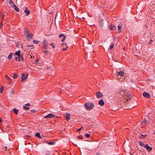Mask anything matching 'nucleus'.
I'll return each mask as SVG.
<instances>
[{
	"instance_id": "obj_1",
	"label": "nucleus",
	"mask_w": 155,
	"mask_h": 155,
	"mask_svg": "<svg viewBox=\"0 0 155 155\" xmlns=\"http://www.w3.org/2000/svg\"><path fill=\"white\" fill-rule=\"evenodd\" d=\"M24 34L25 36L26 39L28 41H30L33 39V34L30 32L28 28H25Z\"/></svg>"
},
{
	"instance_id": "obj_2",
	"label": "nucleus",
	"mask_w": 155,
	"mask_h": 155,
	"mask_svg": "<svg viewBox=\"0 0 155 155\" xmlns=\"http://www.w3.org/2000/svg\"><path fill=\"white\" fill-rule=\"evenodd\" d=\"M85 107L87 110H90L93 108L94 104L91 103L90 104L89 103H86L84 104Z\"/></svg>"
},
{
	"instance_id": "obj_3",
	"label": "nucleus",
	"mask_w": 155,
	"mask_h": 155,
	"mask_svg": "<svg viewBox=\"0 0 155 155\" xmlns=\"http://www.w3.org/2000/svg\"><path fill=\"white\" fill-rule=\"evenodd\" d=\"M48 42L46 39H45L42 42V48L43 49H47L48 47Z\"/></svg>"
},
{
	"instance_id": "obj_4",
	"label": "nucleus",
	"mask_w": 155,
	"mask_h": 155,
	"mask_svg": "<svg viewBox=\"0 0 155 155\" xmlns=\"http://www.w3.org/2000/svg\"><path fill=\"white\" fill-rule=\"evenodd\" d=\"M144 147L147 149V150L149 152H150L153 149L152 148L149 146L148 144L145 145Z\"/></svg>"
},
{
	"instance_id": "obj_5",
	"label": "nucleus",
	"mask_w": 155,
	"mask_h": 155,
	"mask_svg": "<svg viewBox=\"0 0 155 155\" xmlns=\"http://www.w3.org/2000/svg\"><path fill=\"white\" fill-rule=\"evenodd\" d=\"M55 117V116L53 114H49L48 115L44 116L45 118H53Z\"/></svg>"
},
{
	"instance_id": "obj_6",
	"label": "nucleus",
	"mask_w": 155,
	"mask_h": 155,
	"mask_svg": "<svg viewBox=\"0 0 155 155\" xmlns=\"http://www.w3.org/2000/svg\"><path fill=\"white\" fill-rule=\"evenodd\" d=\"M21 81H23L27 79V76L28 75V74H27L26 75L23 73L21 74Z\"/></svg>"
},
{
	"instance_id": "obj_7",
	"label": "nucleus",
	"mask_w": 155,
	"mask_h": 155,
	"mask_svg": "<svg viewBox=\"0 0 155 155\" xmlns=\"http://www.w3.org/2000/svg\"><path fill=\"white\" fill-rule=\"evenodd\" d=\"M96 95L97 98L102 97H103V94L100 91L97 92L96 94Z\"/></svg>"
},
{
	"instance_id": "obj_8",
	"label": "nucleus",
	"mask_w": 155,
	"mask_h": 155,
	"mask_svg": "<svg viewBox=\"0 0 155 155\" xmlns=\"http://www.w3.org/2000/svg\"><path fill=\"white\" fill-rule=\"evenodd\" d=\"M143 95L144 97L146 98H150V94L149 93L146 92H143Z\"/></svg>"
},
{
	"instance_id": "obj_9",
	"label": "nucleus",
	"mask_w": 155,
	"mask_h": 155,
	"mask_svg": "<svg viewBox=\"0 0 155 155\" xmlns=\"http://www.w3.org/2000/svg\"><path fill=\"white\" fill-rule=\"evenodd\" d=\"M117 76H124V71H120L117 72Z\"/></svg>"
},
{
	"instance_id": "obj_10",
	"label": "nucleus",
	"mask_w": 155,
	"mask_h": 155,
	"mask_svg": "<svg viewBox=\"0 0 155 155\" xmlns=\"http://www.w3.org/2000/svg\"><path fill=\"white\" fill-rule=\"evenodd\" d=\"M23 55L24 54L21 53V54H20V55L18 56V61H20L21 60L22 61H24Z\"/></svg>"
},
{
	"instance_id": "obj_11",
	"label": "nucleus",
	"mask_w": 155,
	"mask_h": 155,
	"mask_svg": "<svg viewBox=\"0 0 155 155\" xmlns=\"http://www.w3.org/2000/svg\"><path fill=\"white\" fill-rule=\"evenodd\" d=\"M103 21V20H101L99 21V25L101 28H102L104 27V23Z\"/></svg>"
},
{
	"instance_id": "obj_12",
	"label": "nucleus",
	"mask_w": 155,
	"mask_h": 155,
	"mask_svg": "<svg viewBox=\"0 0 155 155\" xmlns=\"http://www.w3.org/2000/svg\"><path fill=\"white\" fill-rule=\"evenodd\" d=\"M26 13L25 15L26 16H28L29 15L30 13V11L29 10L27 7H26L25 8V10L24 11Z\"/></svg>"
},
{
	"instance_id": "obj_13",
	"label": "nucleus",
	"mask_w": 155,
	"mask_h": 155,
	"mask_svg": "<svg viewBox=\"0 0 155 155\" xmlns=\"http://www.w3.org/2000/svg\"><path fill=\"white\" fill-rule=\"evenodd\" d=\"M71 118V115L69 113H67L66 114V119L67 121H68Z\"/></svg>"
},
{
	"instance_id": "obj_14",
	"label": "nucleus",
	"mask_w": 155,
	"mask_h": 155,
	"mask_svg": "<svg viewBox=\"0 0 155 155\" xmlns=\"http://www.w3.org/2000/svg\"><path fill=\"white\" fill-rule=\"evenodd\" d=\"M99 104L101 106L104 105V102L102 99L100 100L99 101Z\"/></svg>"
},
{
	"instance_id": "obj_15",
	"label": "nucleus",
	"mask_w": 155,
	"mask_h": 155,
	"mask_svg": "<svg viewBox=\"0 0 155 155\" xmlns=\"http://www.w3.org/2000/svg\"><path fill=\"white\" fill-rule=\"evenodd\" d=\"M149 121L146 119H144V120L142 121L141 123L142 124H148Z\"/></svg>"
},
{
	"instance_id": "obj_16",
	"label": "nucleus",
	"mask_w": 155,
	"mask_h": 155,
	"mask_svg": "<svg viewBox=\"0 0 155 155\" xmlns=\"http://www.w3.org/2000/svg\"><path fill=\"white\" fill-rule=\"evenodd\" d=\"M0 16H1L2 18V21H3L5 18V15L3 14L2 12H1L0 13Z\"/></svg>"
},
{
	"instance_id": "obj_17",
	"label": "nucleus",
	"mask_w": 155,
	"mask_h": 155,
	"mask_svg": "<svg viewBox=\"0 0 155 155\" xmlns=\"http://www.w3.org/2000/svg\"><path fill=\"white\" fill-rule=\"evenodd\" d=\"M132 97V94H128L127 96V100H130V99Z\"/></svg>"
},
{
	"instance_id": "obj_18",
	"label": "nucleus",
	"mask_w": 155,
	"mask_h": 155,
	"mask_svg": "<svg viewBox=\"0 0 155 155\" xmlns=\"http://www.w3.org/2000/svg\"><path fill=\"white\" fill-rule=\"evenodd\" d=\"M110 29L111 30H115L116 29V27L114 25H110Z\"/></svg>"
},
{
	"instance_id": "obj_19",
	"label": "nucleus",
	"mask_w": 155,
	"mask_h": 155,
	"mask_svg": "<svg viewBox=\"0 0 155 155\" xmlns=\"http://www.w3.org/2000/svg\"><path fill=\"white\" fill-rule=\"evenodd\" d=\"M21 53V51L20 50L16 52L14 54V55H17L18 56H19L20 55Z\"/></svg>"
},
{
	"instance_id": "obj_20",
	"label": "nucleus",
	"mask_w": 155,
	"mask_h": 155,
	"mask_svg": "<svg viewBox=\"0 0 155 155\" xmlns=\"http://www.w3.org/2000/svg\"><path fill=\"white\" fill-rule=\"evenodd\" d=\"M9 4H10V5L12 6V7H13L15 5L13 1L12 0H10L9 1Z\"/></svg>"
},
{
	"instance_id": "obj_21",
	"label": "nucleus",
	"mask_w": 155,
	"mask_h": 155,
	"mask_svg": "<svg viewBox=\"0 0 155 155\" xmlns=\"http://www.w3.org/2000/svg\"><path fill=\"white\" fill-rule=\"evenodd\" d=\"M121 27H122V26L121 25H118V32L119 33H120L121 32V29H122Z\"/></svg>"
},
{
	"instance_id": "obj_22",
	"label": "nucleus",
	"mask_w": 155,
	"mask_h": 155,
	"mask_svg": "<svg viewBox=\"0 0 155 155\" xmlns=\"http://www.w3.org/2000/svg\"><path fill=\"white\" fill-rule=\"evenodd\" d=\"M14 8V9L17 12H19V9L18 8L17 6L16 5H15L14 6H13Z\"/></svg>"
},
{
	"instance_id": "obj_23",
	"label": "nucleus",
	"mask_w": 155,
	"mask_h": 155,
	"mask_svg": "<svg viewBox=\"0 0 155 155\" xmlns=\"http://www.w3.org/2000/svg\"><path fill=\"white\" fill-rule=\"evenodd\" d=\"M13 54L12 53H10V54L8 56V58L9 59H11L12 58V56Z\"/></svg>"
},
{
	"instance_id": "obj_24",
	"label": "nucleus",
	"mask_w": 155,
	"mask_h": 155,
	"mask_svg": "<svg viewBox=\"0 0 155 155\" xmlns=\"http://www.w3.org/2000/svg\"><path fill=\"white\" fill-rule=\"evenodd\" d=\"M13 111L15 114H17L18 113V110L15 108H14L13 109Z\"/></svg>"
},
{
	"instance_id": "obj_25",
	"label": "nucleus",
	"mask_w": 155,
	"mask_h": 155,
	"mask_svg": "<svg viewBox=\"0 0 155 155\" xmlns=\"http://www.w3.org/2000/svg\"><path fill=\"white\" fill-rule=\"evenodd\" d=\"M140 135L142 137H139V138H146V137L147 136V134H145V135H144L142 134H141Z\"/></svg>"
},
{
	"instance_id": "obj_26",
	"label": "nucleus",
	"mask_w": 155,
	"mask_h": 155,
	"mask_svg": "<svg viewBox=\"0 0 155 155\" xmlns=\"http://www.w3.org/2000/svg\"><path fill=\"white\" fill-rule=\"evenodd\" d=\"M47 143L48 144L50 145H53L55 143L54 142H48V141H47Z\"/></svg>"
},
{
	"instance_id": "obj_27",
	"label": "nucleus",
	"mask_w": 155,
	"mask_h": 155,
	"mask_svg": "<svg viewBox=\"0 0 155 155\" xmlns=\"http://www.w3.org/2000/svg\"><path fill=\"white\" fill-rule=\"evenodd\" d=\"M35 136L37 137L40 138H42V137L40 136L39 133H36V134L35 135Z\"/></svg>"
},
{
	"instance_id": "obj_28",
	"label": "nucleus",
	"mask_w": 155,
	"mask_h": 155,
	"mask_svg": "<svg viewBox=\"0 0 155 155\" xmlns=\"http://www.w3.org/2000/svg\"><path fill=\"white\" fill-rule=\"evenodd\" d=\"M139 144L141 146L144 147V143L142 142V141H140Z\"/></svg>"
},
{
	"instance_id": "obj_29",
	"label": "nucleus",
	"mask_w": 155,
	"mask_h": 155,
	"mask_svg": "<svg viewBox=\"0 0 155 155\" xmlns=\"http://www.w3.org/2000/svg\"><path fill=\"white\" fill-rule=\"evenodd\" d=\"M27 47H31V49H33L34 47V46L33 45H28L27 46Z\"/></svg>"
},
{
	"instance_id": "obj_30",
	"label": "nucleus",
	"mask_w": 155,
	"mask_h": 155,
	"mask_svg": "<svg viewBox=\"0 0 155 155\" xmlns=\"http://www.w3.org/2000/svg\"><path fill=\"white\" fill-rule=\"evenodd\" d=\"M33 43H35V44H39V42H40L39 41H37L36 40H33Z\"/></svg>"
},
{
	"instance_id": "obj_31",
	"label": "nucleus",
	"mask_w": 155,
	"mask_h": 155,
	"mask_svg": "<svg viewBox=\"0 0 155 155\" xmlns=\"http://www.w3.org/2000/svg\"><path fill=\"white\" fill-rule=\"evenodd\" d=\"M4 90V87L3 86L0 87V93H2L3 91Z\"/></svg>"
},
{
	"instance_id": "obj_32",
	"label": "nucleus",
	"mask_w": 155,
	"mask_h": 155,
	"mask_svg": "<svg viewBox=\"0 0 155 155\" xmlns=\"http://www.w3.org/2000/svg\"><path fill=\"white\" fill-rule=\"evenodd\" d=\"M114 44L112 43L110 46V49H113L114 47Z\"/></svg>"
},
{
	"instance_id": "obj_33",
	"label": "nucleus",
	"mask_w": 155,
	"mask_h": 155,
	"mask_svg": "<svg viewBox=\"0 0 155 155\" xmlns=\"http://www.w3.org/2000/svg\"><path fill=\"white\" fill-rule=\"evenodd\" d=\"M23 108L25 110H28L29 109V107H26V106H24Z\"/></svg>"
},
{
	"instance_id": "obj_34",
	"label": "nucleus",
	"mask_w": 155,
	"mask_h": 155,
	"mask_svg": "<svg viewBox=\"0 0 155 155\" xmlns=\"http://www.w3.org/2000/svg\"><path fill=\"white\" fill-rule=\"evenodd\" d=\"M46 49H45V50H43V52L45 53V54H46L48 52V51L47 50H46Z\"/></svg>"
},
{
	"instance_id": "obj_35",
	"label": "nucleus",
	"mask_w": 155,
	"mask_h": 155,
	"mask_svg": "<svg viewBox=\"0 0 155 155\" xmlns=\"http://www.w3.org/2000/svg\"><path fill=\"white\" fill-rule=\"evenodd\" d=\"M18 76V75H17V74L15 73L13 76V78L14 79H16L17 78Z\"/></svg>"
},
{
	"instance_id": "obj_36",
	"label": "nucleus",
	"mask_w": 155,
	"mask_h": 155,
	"mask_svg": "<svg viewBox=\"0 0 155 155\" xmlns=\"http://www.w3.org/2000/svg\"><path fill=\"white\" fill-rule=\"evenodd\" d=\"M85 136L87 137H89L90 136V134H85Z\"/></svg>"
},
{
	"instance_id": "obj_37",
	"label": "nucleus",
	"mask_w": 155,
	"mask_h": 155,
	"mask_svg": "<svg viewBox=\"0 0 155 155\" xmlns=\"http://www.w3.org/2000/svg\"><path fill=\"white\" fill-rule=\"evenodd\" d=\"M78 138H79V139H83L82 136L81 135L79 136H78Z\"/></svg>"
},
{
	"instance_id": "obj_38",
	"label": "nucleus",
	"mask_w": 155,
	"mask_h": 155,
	"mask_svg": "<svg viewBox=\"0 0 155 155\" xmlns=\"http://www.w3.org/2000/svg\"><path fill=\"white\" fill-rule=\"evenodd\" d=\"M50 45L52 46V47L53 48H55V46L54 45V43H51Z\"/></svg>"
},
{
	"instance_id": "obj_39",
	"label": "nucleus",
	"mask_w": 155,
	"mask_h": 155,
	"mask_svg": "<svg viewBox=\"0 0 155 155\" xmlns=\"http://www.w3.org/2000/svg\"><path fill=\"white\" fill-rule=\"evenodd\" d=\"M5 77L6 78H7L8 80L10 81L11 80L10 78L7 75H5Z\"/></svg>"
},
{
	"instance_id": "obj_40",
	"label": "nucleus",
	"mask_w": 155,
	"mask_h": 155,
	"mask_svg": "<svg viewBox=\"0 0 155 155\" xmlns=\"http://www.w3.org/2000/svg\"><path fill=\"white\" fill-rule=\"evenodd\" d=\"M64 35L63 34H60L59 35V36H58V37L59 38H61V37H62V36H64Z\"/></svg>"
},
{
	"instance_id": "obj_41",
	"label": "nucleus",
	"mask_w": 155,
	"mask_h": 155,
	"mask_svg": "<svg viewBox=\"0 0 155 155\" xmlns=\"http://www.w3.org/2000/svg\"><path fill=\"white\" fill-rule=\"evenodd\" d=\"M30 137H31L30 136L26 135L25 136V139H29V138Z\"/></svg>"
},
{
	"instance_id": "obj_42",
	"label": "nucleus",
	"mask_w": 155,
	"mask_h": 155,
	"mask_svg": "<svg viewBox=\"0 0 155 155\" xmlns=\"http://www.w3.org/2000/svg\"><path fill=\"white\" fill-rule=\"evenodd\" d=\"M65 38H66L65 36H64L63 38L62 39V40H61V41L62 42H63L64 41V40H65Z\"/></svg>"
},
{
	"instance_id": "obj_43",
	"label": "nucleus",
	"mask_w": 155,
	"mask_h": 155,
	"mask_svg": "<svg viewBox=\"0 0 155 155\" xmlns=\"http://www.w3.org/2000/svg\"><path fill=\"white\" fill-rule=\"evenodd\" d=\"M30 111L32 112H36L37 111V110H36L35 109H33L32 110H30Z\"/></svg>"
},
{
	"instance_id": "obj_44",
	"label": "nucleus",
	"mask_w": 155,
	"mask_h": 155,
	"mask_svg": "<svg viewBox=\"0 0 155 155\" xmlns=\"http://www.w3.org/2000/svg\"><path fill=\"white\" fill-rule=\"evenodd\" d=\"M18 57H17L16 56H15V60L16 61H17L18 60Z\"/></svg>"
},
{
	"instance_id": "obj_45",
	"label": "nucleus",
	"mask_w": 155,
	"mask_h": 155,
	"mask_svg": "<svg viewBox=\"0 0 155 155\" xmlns=\"http://www.w3.org/2000/svg\"><path fill=\"white\" fill-rule=\"evenodd\" d=\"M67 46H66V48H63L62 49V50L63 51H66V50H67Z\"/></svg>"
},
{
	"instance_id": "obj_46",
	"label": "nucleus",
	"mask_w": 155,
	"mask_h": 155,
	"mask_svg": "<svg viewBox=\"0 0 155 155\" xmlns=\"http://www.w3.org/2000/svg\"><path fill=\"white\" fill-rule=\"evenodd\" d=\"M152 41H153L151 39H150V41L148 42V44H150L152 43Z\"/></svg>"
},
{
	"instance_id": "obj_47",
	"label": "nucleus",
	"mask_w": 155,
	"mask_h": 155,
	"mask_svg": "<svg viewBox=\"0 0 155 155\" xmlns=\"http://www.w3.org/2000/svg\"><path fill=\"white\" fill-rule=\"evenodd\" d=\"M96 155H101V154L100 153L97 152L96 153Z\"/></svg>"
},
{
	"instance_id": "obj_48",
	"label": "nucleus",
	"mask_w": 155,
	"mask_h": 155,
	"mask_svg": "<svg viewBox=\"0 0 155 155\" xmlns=\"http://www.w3.org/2000/svg\"><path fill=\"white\" fill-rule=\"evenodd\" d=\"M31 105L29 103H27V104H26V105L25 106H30Z\"/></svg>"
},
{
	"instance_id": "obj_49",
	"label": "nucleus",
	"mask_w": 155,
	"mask_h": 155,
	"mask_svg": "<svg viewBox=\"0 0 155 155\" xmlns=\"http://www.w3.org/2000/svg\"><path fill=\"white\" fill-rule=\"evenodd\" d=\"M65 45L66 46H67V44L66 43H65V44L64 43H62V44H61V45H62V46H63V45Z\"/></svg>"
},
{
	"instance_id": "obj_50",
	"label": "nucleus",
	"mask_w": 155,
	"mask_h": 155,
	"mask_svg": "<svg viewBox=\"0 0 155 155\" xmlns=\"http://www.w3.org/2000/svg\"><path fill=\"white\" fill-rule=\"evenodd\" d=\"M81 128L78 129L77 130V131H80V130H81Z\"/></svg>"
},
{
	"instance_id": "obj_51",
	"label": "nucleus",
	"mask_w": 155,
	"mask_h": 155,
	"mask_svg": "<svg viewBox=\"0 0 155 155\" xmlns=\"http://www.w3.org/2000/svg\"><path fill=\"white\" fill-rule=\"evenodd\" d=\"M38 60H39L37 58V60H36L35 61V62H37Z\"/></svg>"
},
{
	"instance_id": "obj_52",
	"label": "nucleus",
	"mask_w": 155,
	"mask_h": 155,
	"mask_svg": "<svg viewBox=\"0 0 155 155\" xmlns=\"http://www.w3.org/2000/svg\"><path fill=\"white\" fill-rule=\"evenodd\" d=\"M46 155H50V154L49 153H47Z\"/></svg>"
},
{
	"instance_id": "obj_53",
	"label": "nucleus",
	"mask_w": 155,
	"mask_h": 155,
	"mask_svg": "<svg viewBox=\"0 0 155 155\" xmlns=\"http://www.w3.org/2000/svg\"><path fill=\"white\" fill-rule=\"evenodd\" d=\"M5 150H6V149L7 148V147H5Z\"/></svg>"
},
{
	"instance_id": "obj_54",
	"label": "nucleus",
	"mask_w": 155,
	"mask_h": 155,
	"mask_svg": "<svg viewBox=\"0 0 155 155\" xmlns=\"http://www.w3.org/2000/svg\"><path fill=\"white\" fill-rule=\"evenodd\" d=\"M57 117H60L59 116H56Z\"/></svg>"
},
{
	"instance_id": "obj_55",
	"label": "nucleus",
	"mask_w": 155,
	"mask_h": 155,
	"mask_svg": "<svg viewBox=\"0 0 155 155\" xmlns=\"http://www.w3.org/2000/svg\"><path fill=\"white\" fill-rule=\"evenodd\" d=\"M48 68V67H47V69H48V68Z\"/></svg>"
},
{
	"instance_id": "obj_56",
	"label": "nucleus",
	"mask_w": 155,
	"mask_h": 155,
	"mask_svg": "<svg viewBox=\"0 0 155 155\" xmlns=\"http://www.w3.org/2000/svg\"><path fill=\"white\" fill-rule=\"evenodd\" d=\"M145 26L146 28H147V25H145Z\"/></svg>"
},
{
	"instance_id": "obj_57",
	"label": "nucleus",
	"mask_w": 155,
	"mask_h": 155,
	"mask_svg": "<svg viewBox=\"0 0 155 155\" xmlns=\"http://www.w3.org/2000/svg\"><path fill=\"white\" fill-rule=\"evenodd\" d=\"M30 57H31V58H32V56L31 55Z\"/></svg>"
},
{
	"instance_id": "obj_58",
	"label": "nucleus",
	"mask_w": 155,
	"mask_h": 155,
	"mask_svg": "<svg viewBox=\"0 0 155 155\" xmlns=\"http://www.w3.org/2000/svg\"><path fill=\"white\" fill-rule=\"evenodd\" d=\"M1 26L0 25V29L1 28Z\"/></svg>"
}]
</instances>
